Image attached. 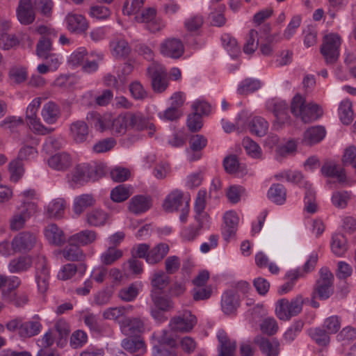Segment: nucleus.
<instances>
[{
    "instance_id": "nucleus-19",
    "label": "nucleus",
    "mask_w": 356,
    "mask_h": 356,
    "mask_svg": "<svg viewBox=\"0 0 356 356\" xmlns=\"http://www.w3.org/2000/svg\"><path fill=\"white\" fill-rule=\"evenodd\" d=\"M65 20L67 29L72 33H84L88 27L87 20L81 15L73 13L68 14Z\"/></svg>"
},
{
    "instance_id": "nucleus-42",
    "label": "nucleus",
    "mask_w": 356,
    "mask_h": 356,
    "mask_svg": "<svg viewBox=\"0 0 356 356\" xmlns=\"http://www.w3.org/2000/svg\"><path fill=\"white\" fill-rule=\"evenodd\" d=\"M31 266V259L26 257H19L11 260L8 264L10 273H20L27 270Z\"/></svg>"
},
{
    "instance_id": "nucleus-36",
    "label": "nucleus",
    "mask_w": 356,
    "mask_h": 356,
    "mask_svg": "<svg viewBox=\"0 0 356 356\" xmlns=\"http://www.w3.org/2000/svg\"><path fill=\"white\" fill-rule=\"evenodd\" d=\"M286 191L280 184H273L268 191V197L277 204H282L286 201Z\"/></svg>"
},
{
    "instance_id": "nucleus-13",
    "label": "nucleus",
    "mask_w": 356,
    "mask_h": 356,
    "mask_svg": "<svg viewBox=\"0 0 356 356\" xmlns=\"http://www.w3.org/2000/svg\"><path fill=\"white\" fill-rule=\"evenodd\" d=\"M128 123L129 129L137 131L149 129V135H153L155 131V127L153 123L149 122L148 119L145 118L140 113H128Z\"/></svg>"
},
{
    "instance_id": "nucleus-49",
    "label": "nucleus",
    "mask_w": 356,
    "mask_h": 356,
    "mask_svg": "<svg viewBox=\"0 0 356 356\" xmlns=\"http://www.w3.org/2000/svg\"><path fill=\"white\" fill-rule=\"evenodd\" d=\"M122 346L131 353H142L145 349V343L140 339H125L122 341Z\"/></svg>"
},
{
    "instance_id": "nucleus-38",
    "label": "nucleus",
    "mask_w": 356,
    "mask_h": 356,
    "mask_svg": "<svg viewBox=\"0 0 356 356\" xmlns=\"http://www.w3.org/2000/svg\"><path fill=\"white\" fill-rule=\"evenodd\" d=\"M41 328L42 325L38 321H22L19 336L23 338L35 336L40 333Z\"/></svg>"
},
{
    "instance_id": "nucleus-3",
    "label": "nucleus",
    "mask_w": 356,
    "mask_h": 356,
    "mask_svg": "<svg viewBox=\"0 0 356 356\" xmlns=\"http://www.w3.org/2000/svg\"><path fill=\"white\" fill-rule=\"evenodd\" d=\"M305 301V299L301 295L291 301L286 298L279 300L275 308L277 317L282 321H289L291 317L298 315L302 310Z\"/></svg>"
},
{
    "instance_id": "nucleus-20",
    "label": "nucleus",
    "mask_w": 356,
    "mask_h": 356,
    "mask_svg": "<svg viewBox=\"0 0 356 356\" xmlns=\"http://www.w3.org/2000/svg\"><path fill=\"white\" fill-rule=\"evenodd\" d=\"M225 225L222 228V235L225 241H229L234 236L237 230L238 218L233 211L227 212L224 216Z\"/></svg>"
},
{
    "instance_id": "nucleus-55",
    "label": "nucleus",
    "mask_w": 356,
    "mask_h": 356,
    "mask_svg": "<svg viewBox=\"0 0 356 356\" xmlns=\"http://www.w3.org/2000/svg\"><path fill=\"white\" fill-rule=\"evenodd\" d=\"M10 179L13 182H17L24 173L22 162L18 159L12 161L9 164Z\"/></svg>"
},
{
    "instance_id": "nucleus-46",
    "label": "nucleus",
    "mask_w": 356,
    "mask_h": 356,
    "mask_svg": "<svg viewBox=\"0 0 356 356\" xmlns=\"http://www.w3.org/2000/svg\"><path fill=\"white\" fill-rule=\"evenodd\" d=\"M207 192L204 190H200L197 195L195 203V211L196 213L195 220L197 222L200 220H203L204 218H206L207 216L204 213V210L205 209L206 205V198Z\"/></svg>"
},
{
    "instance_id": "nucleus-45",
    "label": "nucleus",
    "mask_w": 356,
    "mask_h": 356,
    "mask_svg": "<svg viewBox=\"0 0 356 356\" xmlns=\"http://www.w3.org/2000/svg\"><path fill=\"white\" fill-rule=\"evenodd\" d=\"M51 37L42 36L36 45V55L40 58H47L52 50Z\"/></svg>"
},
{
    "instance_id": "nucleus-30",
    "label": "nucleus",
    "mask_w": 356,
    "mask_h": 356,
    "mask_svg": "<svg viewBox=\"0 0 356 356\" xmlns=\"http://www.w3.org/2000/svg\"><path fill=\"white\" fill-rule=\"evenodd\" d=\"M44 234L51 244L60 245L65 242L63 232L56 224L49 225L45 228Z\"/></svg>"
},
{
    "instance_id": "nucleus-1",
    "label": "nucleus",
    "mask_w": 356,
    "mask_h": 356,
    "mask_svg": "<svg viewBox=\"0 0 356 356\" xmlns=\"http://www.w3.org/2000/svg\"><path fill=\"white\" fill-rule=\"evenodd\" d=\"M291 112L305 123L314 121L323 115V110L318 104L306 103L305 99L300 94H296L292 99Z\"/></svg>"
},
{
    "instance_id": "nucleus-10",
    "label": "nucleus",
    "mask_w": 356,
    "mask_h": 356,
    "mask_svg": "<svg viewBox=\"0 0 356 356\" xmlns=\"http://www.w3.org/2000/svg\"><path fill=\"white\" fill-rule=\"evenodd\" d=\"M160 51L166 57L177 59L183 55L184 47L180 40L168 38L161 44Z\"/></svg>"
},
{
    "instance_id": "nucleus-62",
    "label": "nucleus",
    "mask_w": 356,
    "mask_h": 356,
    "mask_svg": "<svg viewBox=\"0 0 356 356\" xmlns=\"http://www.w3.org/2000/svg\"><path fill=\"white\" fill-rule=\"evenodd\" d=\"M260 328L263 333L270 336L277 332L278 326L273 318H266L261 323Z\"/></svg>"
},
{
    "instance_id": "nucleus-34",
    "label": "nucleus",
    "mask_w": 356,
    "mask_h": 356,
    "mask_svg": "<svg viewBox=\"0 0 356 356\" xmlns=\"http://www.w3.org/2000/svg\"><path fill=\"white\" fill-rule=\"evenodd\" d=\"M222 309L225 314L234 313L239 305L238 296L233 291H226L222 297Z\"/></svg>"
},
{
    "instance_id": "nucleus-22",
    "label": "nucleus",
    "mask_w": 356,
    "mask_h": 356,
    "mask_svg": "<svg viewBox=\"0 0 356 356\" xmlns=\"http://www.w3.org/2000/svg\"><path fill=\"white\" fill-rule=\"evenodd\" d=\"M50 168L56 170H65L72 165V159L69 154L61 152L56 154L48 159Z\"/></svg>"
},
{
    "instance_id": "nucleus-14",
    "label": "nucleus",
    "mask_w": 356,
    "mask_h": 356,
    "mask_svg": "<svg viewBox=\"0 0 356 356\" xmlns=\"http://www.w3.org/2000/svg\"><path fill=\"white\" fill-rule=\"evenodd\" d=\"M321 172L324 177L336 178L339 184H344L347 181L345 170L333 161H325Z\"/></svg>"
},
{
    "instance_id": "nucleus-57",
    "label": "nucleus",
    "mask_w": 356,
    "mask_h": 356,
    "mask_svg": "<svg viewBox=\"0 0 356 356\" xmlns=\"http://www.w3.org/2000/svg\"><path fill=\"white\" fill-rule=\"evenodd\" d=\"M116 142L113 138H106L98 141L92 147L96 153H104L110 151L115 145Z\"/></svg>"
},
{
    "instance_id": "nucleus-15",
    "label": "nucleus",
    "mask_w": 356,
    "mask_h": 356,
    "mask_svg": "<svg viewBox=\"0 0 356 356\" xmlns=\"http://www.w3.org/2000/svg\"><path fill=\"white\" fill-rule=\"evenodd\" d=\"M17 16L21 24L29 25L35 20V13L31 0H20L17 9Z\"/></svg>"
},
{
    "instance_id": "nucleus-58",
    "label": "nucleus",
    "mask_w": 356,
    "mask_h": 356,
    "mask_svg": "<svg viewBox=\"0 0 356 356\" xmlns=\"http://www.w3.org/2000/svg\"><path fill=\"white\" fill-rule=\"evenodd\" d=\"M144 0H127L123 6V13L127 15L137 14L143 6Z\"/></svg>"
},
{
    "instance_id": "nucleus-37",
    "label": "nucleus",
    "mask_w": 356,
    "mask_h": 356,
    "mask_svg": "<svg viewBox=\"0 0 356 356\" xmlns=\"http://www.w3.org/2000/svg\"><path fill=\"white\" fill-rule=\"evenodd\" d=\"M250 130L252 134L262 137L265 136L268 130V122L261 117H254L249 124Z\"/></svg>"
},
{
    "instance_id": "nucleus-21",
    "label": "nucleus",
    "mask_w": 356,
    "mask_h": 356,
    "mask_svg": "<svg viewBox=\"0 0 356 356\" xmlns=\"http://www.w3.org/2000/svg\"><path fill=\"white\" fill-rule=\"evenodd\" d=\"M97 238V234L95 231L84 229L71 236L68 238V243H75L79 246H86L93 243Z\"/></svg>"
},
{
    "instance_id": "nucleus-61",
    "label": "nucleus",
    "mask_w": 356,
    "mask_h": 356,
    "mask_svg": "<svg viewBox=\"0 0 356 356\" xmlns=\"http://www.w3.org/2000/svg\"><path fill=\"white\" fill-rule=\"evenodd\" d=\"M207 144V138L202 135L193 136L189 140L190 148L193 152H200Z\"/></svg>"
},
{
    "instance_id": "nucleus-59",
    "label": "nucleus",
    "mask_w": 356,
    "mask_h": 356,
    "mask_svg": "<svg viewBox=\"0 0 356 356\" xmlns=\"http://www.w3.org/2000/svg\"><path fill=\"white\" fill-rule=\"evenodd\" d=\"M129 190L122 185L113 188L111 192V197L115 202H121L127 200L130 196Z\"/></svg>"
},
{
    "instance_id": "nucleus-29",
    "label": "nucleus",
    "mask_w": 356,
    "mask_h": 356,
    "mask_svg": "<svg viewBox=\"0 0 356 356\" xmlns=\"http://www.w3.org/2000/svg\"><path fill=\"white\" fill-rule=\"evenodd\" d=\"M150 207L149 199L143 195L134 196L129 201V210L134 214L144 213Z\"/></svg>"
},
{
    "instance_id": "nucleus-18",
    "label": "nucleus",
    "mask_w": 356,
    "mask_h": 356,
    "mask_svg": "<svg viewBox=\"0 0 356 356\" xmlns=\"http://www.w3.org/2000/svg\"><path fill=\"white\" fill-rule=\"evenodd\" d=\"M254 343L259 346L262 353L266 356H277L280 353V343L276 339L270 341L261 336H257L254 339Z\"/></svg>"
},
{
    "instance_id": "nucleus-5",
    "label": "nucleus",
    "mask_w": 356,
    "mask_h": 356,
    "mask_svg": "<svg viewBox=\"0 0 356 356\" xmlns=\"http://www.w3.org/2000/svg\"><path fill=\"white\" fill-rule=\"evenodd\" d=\"M147 74L151 79L152 90L157 93L164 92L168 86L167 71L160 63L153 62L147 68Z\"/></svg>"
},
{
    "instance_id": "nucleus-17",
    "label": "nucleus",
    "mask_w": 356,
    "mask_h": 356,
    "mask_svg": "<svg viewBox=\"0 0 356 356\" xmlns=\"http://www.w3.org/2000/svg\"><path fill=\"white\" fill-rule=\"evenodd\" d=\"M217 338L219 342L218 356H235L236 341H231L223 330L218 332Z\"/></svg>"
},
{
    "instance_id": "nucleus-24",
    "label": "nucleus",
    "mask_w": 356,
    "mask_h": 356,
    "mask_svg": "<svg viewBox=\"0 0 356 356\" xmlns=\"http://www.w3.org/2000/svg\"><path fill=\"white\" fill-rule=\"evenodd\" d=\"M70 133L74 140L77 143H81L86 140L89 128L84 121L78 120L71 124Z\"/></svg>"
},
{
    "instance_id": "nucleus-28",
    "label": "nucleus",
    "mask_w": 356,
    "mask_h": 356,
    "mask_svg": "<svg viewBox=\"0 0 356 356\" xmlns=\"http://www.w3.org/2000/svg\"><path fill=\"white\" fill-rule=\"evenodd\" d=\"M69 244L62 250V254L67 261H83L86 258V254L80 248L79 245L75 243H68Z\"/></svg>"
},
{
    "instance_id": "nucleus-27",
    "label": "nucleus",
    "mask_w": 356,
    "mask_h": 356,
    "mask_svg": "<svg viewBox=\"0 0 356 356\" xmlns=\"http://www.w3.org/2000/svg\"><path fill=\"white\" fill-rule=\"evenodd\" d=\"M170 283V277L163 270L154 273L151 279V293H161Z\"/></svg>"
},
{
    "instance_id": "nucleus-32",
    "label": "nucleus",
    "mask_w": 356,
    "mask_h": 356,
    "mask_svg": "<svg viewBox=\"0 0 356 356\" xmlns=\"http://www.w3.org/2000/svg\"><path fill=\"white\" fill-rule=\"evenodd\" d=\"M65 201L62 198H56L49 203L45 209V214L50 218H60L64 213Z\"/></svg>"
},
{
    "instance_id": "nucleus-53",
    "label": "nucleus",
    "mask_w": 356,
    "mask_h": 356,
    "mask_svg": "<svg viewBox=\"0 0 356 356\" xmlns=\"http://www.w3.org/2000/svg\"><path fill=\"white\" fill-rule=\"evenodd\" d=\"M243 146L247 154L252 158L259 159L261 156V149L259 145L251 138L247 137L243 140Z\"/></svg>"
},
{
    "instance_id": "nucleus-50",
    "label": "nucleus",
    "mask_w": 356,
    "mask_h": 356,
    "mask_svg": "<svg viewBox=\"0 0 356 356\" xmlns=\"http://www.w3.org/2000/svg\"><path fill=\"white\" fill-rule=\"evenodd\" d=\"M38 204L30 201H24L22 205L18 207L17 213L26 220L38 212Z\"/></svg>"
},
{
    "instance_id": "nucleus-43",
    "label": "nucleus",
    "mask_w": 356,
    "mask_h": 356,
    "mask_svg": "<svg viewBox=\"0 0 356 356\" xmlns=\"http://www.w3.org/2000/svg\"><path fill=\"white\" fill-rule=\"evenodd\" d=\"M352 102L348 99L343 100L339 108V115L341 121L344 124H349L353 120Z\"/></svg>"
},
{
    "instance_id": "nucleus-11",
    "label": "nucleus",
    "mask_w": 356,
    "mask_h": 356,
    "mask_svg": "<svg viewBox=\"0 0 356 356\" xmlns=\"http://www.w3.org/2000/svg\"><path fill=\"white\" fill-rule=\"evenodd\" d=\"M36 243V236L29 232H23L17 234L12 241V247L15 252H26L31 250Z\"/></svg>"
},
{
    "instance_id": "nucleus-56",
    "label": "nucleus",
    "mask_w": 356,
    "mask_h": 356,
    "mask_svg": "<svg viewBox=\"0 0 356 356\" xmlns=\"http://www.w3.org/2000/svg\"><path fill=\"white\" fill-rule=\"evenodd\" d=\"M138 293L139 290L136 284H131L127 287L121 289L119 291L118 296L122 300L131 302L138 296Z\"/></svg>"
},
{
    "instance_id": "nucleus-44",
    "label": "nucleus",
    "mask_w": 356,
    "mask_h": 356,
    "mask_svg": "<svg viewBox=\"0 0 356 356\" xmlns=\"http://www.w3.org/2000/svg\"><path fill=\"white\" fill-rule=\"evenodd\" d=\"M154 306L159 310L167 312L174 308V302L170 298L162 296L160 293H151Z\"/></svg>"
},
{
    "instance_id": "nucleus-6",
    "label": "nucleus",
    "mask_w": 356,
    "mask_h": 356,
    "mask_svg": "<svg viewBox=\"0 0 356 356\" xmlns=\"http://www.w3.org/2000/svg\"><path fill=\"white\" fill-rule=\"evenodd\" d=\"M341 38L334 33L326 35L321 47V53L325 58L328 65H332L337 62L339 56V47Z\"/></svg>"
},
{
    "instance_id": "nucleus-26",
    "label": "nucleus",
    "mask_w": 356,
    "mask_h": 356,
    "mask_svg": "<svg viewBox=\"0 0 356 356\" xmlns=\"http://www.w3.org/2000/svg\"><path fill=\"white\" fill-rule=\"evenodd\" d=\"M325 135V131L323 127L316 126L310 127L304 133L302 143L306 145H312L323 140Z\"/></svg>"
},
{
    "instance_id": "nucleus-25",
    "label": "nucleus",
    "mask_w": 356,
    "mask_h": 356,
    "mask_svg": "<svg viewBox=\"0 0 356 356\" xmlns=\"http://www.w3.org/2000/svg\"><path fill=\"white\" fill-rule=\"evenodd\" d=\"M170 250L169 245L165 243H160L149 250L147 262L149 264H156L161 261Z\"/></svg>"
},
{
    "instance_id": "nucleus-16",
    "label": "nucleus",
    "mask_w": 356,
    "mask_h": 356,
    "mask_svg": "<svg viewBox=\"0 0 356 356\" xmlns=\"http://www.w3.org/2000/svg\"><path fill=\"white\" fill-rule=\"evenodd\" d=\"M186 200H188L184 198V194L181 191H174L165 199L163 208L167 212L178 211L184 207Z\"/></svg>"
},
{
    "instance_id": "nucleus-63",
    "label": "nucleus",
    "mask_w": 356,
    "mask_h": 356,
    "mask_svg": "<svg viewBox=\"0 0 356 356\" xmlns=\"http://www.w3.org/2000/svg\"><path fill=\"white\" fill-rule=\"evenodd\" d=\"M35 8L43 15L50 17L51 15L54 3L52 0H35Z\"/></svg>"
},
{
    "instance_id": "nucleus-41",
    "label": "nucleus",
    "mask_w": 356,
    "mask_h": 356,
    "mask_svg": "<svg viewBox=\"0 0 356 356\" xmlns=\"http://www.w3.org/2000/svg\"><path fill=\"white\" fill-rule=\"evenodd\" d=\"M95 202V200L90 194H82L76 197L74 202V211L79 215L86 208L92 206Z\"/></svg>"
},
{
    "instance_id": "nucleus-4",
    "label": "nucleus",
    "mask_w": 356,
    "mask_h": 356,
    "mask_svg": "<svg viewBox=\"0 0 356 356\" xmlns=\"http://www.w3.org/2000/svg\"><path fill=\"white\" fill-rule=\"evenodd\" d=\"M20 285V279L18 277L13 276L10 281L9 289H3L1 291L3 300L16 307H24L29 302V296L24 291H15Z\"/></svg>"
},
{
    "instance_id": "nucleus-64",
    "label": "nucleus",
    "mask_w": 356,
    "mask_h": 356,
    "mask_svg": "<svg viewBox=\"0 0 356 356\" xmlns=\"http://www.w3.org/2000/svg\"><path fill=\"white\" fill-rule=\"evenodd\" d=\"M126 307H110L103 312L105 319L116 321L126 314Z\"/></svg>"
},
{
    "instance_id": "nucleus-40",
    "label": "nucleus",
    "mask_w": 356,
    "mask_h": 356,
    "mask_svg": "<svg viewBox=\"0 0 356 356\" xmlns=\"http://www.w3.org/2000/svg\"><path fill=\"white\" fill-rule=\"evenodd\" d=\"M261 81L256 79L246 78L238 86L237 92L239 95H248L258 90L261 88Z\"/></svg>"
},
{
    "instance_id": "nucleus-23",
    "label": "nucleus",
    "mask_w": 356,
    "mask_h": 356,
    "mask_svg": "<svg viewBox=\"0 0 356 356\" xmlns=\"http://www.w3.org/2000/svg\"><path fill=\"white\" fill-rule=\"evenodd\" d=\"M268 110L272 111L280 124H284L289 120L288 106L284 102H269Z\"/></svg>"
},
{
    "instance_id": "nucleus-8",
    "label": "nucleus",
    "mask_w": 356,
    "mask_h": 356,
    "mask_svg": "<svg viewBox=\"0 0 356 356\" xmlns=\"http://www.w3.org/2000/svg\"><path fill=\"white\" fill-rule=\"evenodd\" d=\"M41 102L40 97L33 99L26 108V117L27 123L35 133L46 135L53 131L54 129L44 127L37 117L38 109L40 106Z\"/></svg>"
},
{
    "instance_id": "nucleus-33",
    "label": "nucleus",
    "mask_w": 356,
    "mask_h": 356,
    "mask_svg": "<svg viewBox=\"0 0 356 356\" xmlns=\"http://www.w3.org/2000/svg\"><path fill=\"white\" fill-rule=\"evenodd\" d=\"M120 325L123 330L127 328L130 334H138L145 330V324L139 318H124L120 321Z\"/></svg>"
},
{
    "instance_id": "nucleus-12",
    "label": "nucleus",
    "mask_w": 356,
    "mask_h": 356,
    "mask_svg": "<svg viewBox=\"0 0 356 356\" xmlns=\"http://www.w3.org/2000/svg\"><path fill=\"white\" fill-rule=\"evenodd\" d=\"M35 281L39 292L44 293L49 287V271L44 258L39 259L36 264Z\"/></svg>"
},
{
    "instance_id": "nucleus-31",
    "label": "nucleus",
    "mask_w": 356,
    "mask_h": 356,
    "mask_svg": "<svg viewBox=\"0 0 356 356\" xmlns=\"http://www.w3.org/2000/svg\"><path fill=\"white\" fill-rule=\"evenodd\" d=\"M41 115L45 122L54 124L60 116L59 106L53 102H49L43 106Z\"/></svg>"
},
{
    "instance_id": "nucleus-60",
    "label": "nucleus",
    "mask_w": 356,
    "mask_h": 356,
    "mask_svg": "<svg viewBox=\"0 0 356 356\" xmlns=\"http://www.w3.org/2000/svg\"><path fill=\"white\" fill-rule=\"evenodd\" d=\"M259 44L258 32L250 30L248 39L243 47V51L246 54H252L257 49Z\"/></svg>"
},
{
    "instance_id": "nucleus-51",
    "label": "nucleus",
    "mask_w": 356,
    "mask_h": 356,
    "mask_svg": "<svg viewBox=\"0 0 356 356\" xmlns=\"http://www.w3.org/2000/svg\"><path fill=\"white\" fill-rule=\"evenodd\" d=\"M329 334L327 330L325 331L320 327L312 329L309 332L312 338L318 345L321 346H325L330 343Z\"/></svg>"
},
{
    "instance_id": "nucleus-35",
    "label": "nucleus",
    "mask_w": 356,
    "mask_h": 356,
    "mask_svg": "<svg viewBox=\"0 0 356 356\" xmlns=\"http://www.w3.org/2000/svg\"><path fill=\"white\" fill-rule=\"evenodd\" d=\"M108 214L102 209H95L86 215L88 224L92 227H100L106 224L108 220Z\"/></svg>"
},
{
    "instance_id": "nucleus-52",
    "label": "nucleus",
    "mask_w": 356,
    "mask_h": 356,
    "mask_svg": "<svg viewBox=\"0 0 356 356\" xmlns=\"http://www.w3.org/2000/svg\"><path fill=\"white\" fill-rule=\"evenodd\" d=\"M128 113L124 115H120L115 118L112 123V130L118 134H123L127 129H129L128 123Z\"/></svg>"
},
{
    "instance_id": "nucleus-39",
    "label": "nucleus",
    "mask_w": 356,
    "mask_h": 356,
    "mask_svg": "<svg viewBox=\"0 0 356 356\" xmlns=\"http://www.w3.org/2000/svg\"><path fill=\"white\" fill-rule=\"evenodd\" d=\"M112 54L117 58H124L131 52V48L124 40H115L111 42Z\"/></svg>"
},
{
    "instance_id": "nucleus-47",
    "label": "nucleus",
    "mask_w": 356,
    "mask_h": 356,
    "mask_svg": "<svg viewBox=\"0 0 356 356\" xmlns=\"http://www.w3.org/2000/svg\"><path fill=\"white\" fill-rule=\"evenodd\" d=\"M331 248L334 254L341 257L347 250L346 239L342 234H336L332 237Z\"/></svg>"
},
{
    "instance_id": "nucleus-7",
    "label": "nucleus",
    "mask_w": 356,
    "mask_h": 356,
    "mask_svg": "<svg viewBox=\"0 0 356 356\" xmlns=\"http://www.w3.org/2000/svg\"><path fill=\"white\" fill-rule=\"evenodd\" d=\"M334 275L327 268H321L320 277L316 281L313 298L318 297L321 300L327 299L332 293Z\"/></svg>"
},
{
    "instance_id": "nucleus-48",
    "label": "nucleus",
    "mask_w": 356,
    "mask_h": 356,
    "mask_svg": "<svg viewBox=\"0 0 356 356\" xmlns=\"http://www.w3.org/2000/svg\"><path fill=\"white\" fill-rule=\"evenodd\" d=\"M123 255L121 250L109 247L101 256V261L105 265H111Z\"/></svg>"
},
{
    "instance_id": "nucleus-54",
    "label": "nucleus",
    "mask_w": 356,
    "mask_h": 356,
    "mask_svg": "<svg viewBox=\"0 0 356 356\" xmlns=\"http://www.w3.org/2000/svg\"><path fill=\"white\" fill-rule=\"evenodd\" d=\"M350 199V194L348 191H337L332 194V202L339 209H343L348 205Z\"/></svg>"
},
{
    "instance_id": "nucleus-2",
    "label": "nucleus",
    "mask_w": 356,
    "mask_h": 356,
    "mask_svg": "<svg viewBox=\"0 0 356 356\" xmlns=\"http://www.w3.org/2000/svg\"><path fill=\"white\" fill-rule=\"evenodd\" d=\"M106 174L104 165H91L83 163L76 165L72 172V181L76 184L83 185L90 180L96 181Z\"/></svg>"
},
{
    "instance_id": "nucleus-9",
    "label": "nucleus",
    "mask_w": 356,
    "mask_h": 356,
    "mask_svg": "<svg viewBox=\"0 0 356 356\" xmlns=\"http://www.w3.org/2000/svg\"><path fill=\"white\" fill-rule=\"evenodd\" d=\"M196 323V317L192 315L191 312L186 311L181 316L172 318L169 326L175 332H188L193 329Z\"/></svg>"
}]
</instances>
